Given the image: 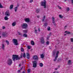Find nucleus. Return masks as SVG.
<instances>
[{"label": "nucleus", "mask_w": 73, "mask_h": 73, "mask_svg": "<svg viewBox=\"0 0 73 73\" xmlns=\"http://www.w3.org/2000/svg\"><path fill=\"white\" fill-rule=\"evenodd\" d=\"M13 42L14 43V44L15 45H18V42H17V39H14L13 40Z\"/></svg>", "instance_id": "423d86ee"}, {"label": "nucleus", "mask_w": 73, "mask_h": 73, "mask_svg": "<svg viewBox=\"0 0 73 73\" xmlns=\"http://www.w3.org/2000/svg\"><path fill=\"white\" fill-rule=\"evenodd\" d=\"M17 35H21V33H20L18 32L17 33Z\"/></svg>", "instance_id": "e433bc0d"}, {"label": "nucleus", "mask_w": 73, "mask_h": 73, "mask_svg": "<svg viewBox=\"0 0 73 73\" xmlns=\"http://www.w3.org/2000/svg\"><path fill=\"white\" fill-rule=\"evenodd\" d=\"M16 22H14L12 23V26H15L16 25Z\"/></svg>", "instance_id": "dca6fc26"}, {"label": "nucleus", "mask_w": 73, "mask_h": 73, "mask_svg": "<svg viewBox=\"0 0 73 73\" xmlns=\"http://www.w3.org/2000/svg\"><path fill=\"white\" fill-rule=\"evenodd\" d=\"M44 56H45V54H42L40 55V57L41 58H43L44 57Z\"/></svg>", "instance_id": "4468645a"}, {"label": "nucleus", "mask_w": 73, "mask_h": 73, "mask_svg": "<svg viewBox=\"0 0 73 73\" xmlns=\"http://www.w3.org/2000/svg\"><path fill=\"white\" fill-rule=\"evenodd\" d=\"M21 50L22 52H23L24 51V49H23V48H21Z\"/></svg>", "instance_id": "72a5a7b5"}, {"label": "nucleus", "mask_w": 73, "mask_h": 73, "mask_svg": "<svg viewBox=\"0 0 73 73\" xmlns=\"http://www.w3.org/2000/svg\"><path fill=\"white\" fill-rule=\"evenodd\" d=\"M0 38H1V36H0Z\"/></svg>", "instance_id": "6e6d98bb"}, {"label": "nucleus", "mask_w": 73, "mask_h": 73, "mask_svg": "<svg viewBox=\"0 0 73 73\" xmlns=\"http://www.w3.org/2000/svg\"><path fill=\"white\" fill-rule=\"evenodd\" d=\"M58 54H59V51H57L56 52V54H54V53H53V55L54 56H55V59L54 60V61H55L57 59V57H58Z\"/></svg>", "instance_id": "7ed1b4c3"}, {"label": "nucleus", "mask_w": 73, "mask_h": 73, "mask_svg": "<svg viewBox=\"0 0 73 73\" xmlns=\"http://www.w3.org/2000/svg\"><path fill=\"white\" fill-rule=\"evenodd\" d=\"M33 59L35 60H36V61H37L38 59V56L36 55H34L33 57Z\"/></svg>", "instance_id": "0eeeda50"}, {"label": "nucleus", "mask_w": 73, "mask_h": 73, "mask_svg": "<svg viewBox=\"0 0 73 73\" xmlns=\"http://www.w3.org/2000/svg\"><path fill=\"white\" fill-rule=\"evenodd\" d=\"M2 48L3 49H4V48H5V45L4 44H2Z\"/></svg>", "instance_id": "a211bd4d"}, {"label": "nucleus", "mask_w": 73, "mask_h": 73, "mask_svg": "<svg viewBox=\"0 0 73 73\" xmlns=\"http://www.w3.org/2000/svg\"><path fill=\"white\" fill-rule=\"evenodd\" d=\"M30 3H32V2L33 1V0H30Z\"/></svg>", "instance_id": "58836bf2"}, {"label": "nucleus", "mask_w": 73, "mask_h": 73, "mask_svg": "<svg viewBox=\"0 0 73 73\" xmlns=\"http://www.w3.org/2000/svg\"><path fill=\"white\" fill-rule=\"evenodd\" d=\"M58 8L59 9H61V7L60 6H58Z\"/></svg>", "instance_id": "a19ab883"}, {"label": "nucleus", "mask_w": 73, "mask_h": 73, "mask_svg": "<svg viewBox=\"0 0 73 73\" xmlns=\"http://www.w3.org/2000/svg\"><path fill=\"white\" fill-rule=\"evenodd\" d=\"M21 27L22 28L26 29L28 27V25L26 23H23L21 25Z\"/></svg>", "instance_id": "20e7f679"}, {"label": "nucleus", "mask_w": 73, "mask_h": 73, "mask_svg": "<svg viewBox=\"0 0 73 73\" xmlns=\"http://www.w3.org/2000/svg\"><path fill=\"white\" fill-rule=\"evenodd\" d=\"M71 2L72 4H73V0H71Z\"/></svg>", "instance_id": "49530a36"}, {"label": "nucleus", "mask_w": 73, "mask_h": 73, "mask_svg": "<svg viewBox=\"0 0 73 73\" xmlns=\"http://www.w3.org/2000/svg\"><path fill=\"white\" fill-rule=\"evenodd\" d=\"M52 21H54V17H52Z\"/></svg>", "instance_id": "4c0bfd02"}, {"label": "nucleus", "mask_w": 73, "mask_h": 73, "mask_svg": "<svg viewBox=\"0 0 73 73\" xmlns=\"http://www.w3.org/2000/svg\"><path fill=\"white\" fill-rule=\"evenodd\" d=\"M67 11H69V8L68 7H67L66 8Z\"/></svg>", "instance_id": "2f4dec72"}, {"label": "nucleus", "mask_w": 73, "mask_h": 73, "mask_svg": "<svg viewBox=\"0 0 73 73\" xmlns=\"http://www.w3.org/2000/svg\"><path fill=\"white\" fill-rule=\"evenodd\" d=\"M70 40L71 41V42H73V38H71Z\"/></svg>", "instance_id": "473e14b6"}, {"label": "nucleus", "mask_w": 73, "mask_h": 73, "mask_svg": "<svg viewBox=\"0 0 73 73\" xmlns=\"http://www.w3.org/2000/svg\"><path fill=\"white\" fill-rule=\"evenodd\" d=\"M59 16L60 19H62V18H63V16L61 15H59Z\"/></svg>", "instance_id": "5701e85b"}, {"label": "nucleus", "mask_w": 73, "mask_h": 73, "mask_svg": "<svg viewBox=\"0 0 73 73\" xmlns=\"http://www.w3.org/2000/svg\"><path fill=\"white\" fill-rule=\"evenodd\" d=\"M27 36L28 35H27V34H23V37H27Z\"/></svg>", "instance_id": "6ab92c4d"}, {"label": "nucleus", "mask_w": 73, "mask_h": 73, "mask_svg": "<svg viewBox=\"0 0 73 73\" xmlns=\"http://www.w3.org/2000/svg\"><path fill=\"white\" fill-rule=\"evenodd\" d=\"M7 63L8 65H11L12 64V60L11 59H9L7 62Z\"/></svg>", "instance_id": "39448f33"}, {"label": "nucleus", "mask_w": 73, "mask_h": 73, "mask_svg": "<svg viewBox=\"0 0 73 73\" xmlns=\"http://www.w3.org/2000/svg\"><path fill=\"white\" fill-rule=\"evenodd\" d=\"M56 73H59V72H58V71H57L56 72Z\"/></svg>", "instance_id": "3c124183"}, {"label": "nucleus", "mask_w": 73, "mask_h": 73, "mask_svg": "<svg viewBox=\"0 0 73 73\" xmlns=\"http://www.w3.org/2000/svg\"><path fill=\"white\" fill-rule=\"evenodd\" d=\"M47 29L48 31H50V27H48V28H47Z\"/></svg>", "instance_id": "c9c22d12"}, {"label": "nucleus", "mask_w": 73, "mask_h": 73, "mask_svg": "<svg viewBox=\"0 0 73 73\" xmlns=\"http://www.w3.org/2000/svg\"><path fill=\"white\" fill-rule=\"evenodd\" d=\"M27 48H28V49H31V46H27Z\"/></svg>", "instance_id": "f704fd0d"}, {"label": "nucleus", "mask_w": 73, "mask_h": 73, "mask_svg": "<svg viewBox=\"0 0 73 73\" xmlns=\"http://www.w3.org/2000/svg\"><path fill=\"white\" fill-rule=\"evenodd\" d=\"M64 33H66V34H64L65 36H66V35H68V34H70V33L68 31H66L64 32Z\"/></svg>", "instance_id": "ddd939ff"}, {"label": "nucleus", "mask_w": 73, "mask_h": 73, "mask_svg": "<svg viewBox=\"0 0 73 73\" xmlns=\"http://www.w3.org/2000/svg\"><path fill=\"white\" fill-rule=\"evenodd\" d=\"M30 72H31V69H29L28 70H27V72L28 73H30Z\"/></svg>", "instance_id": "c85d7f7f"}, {"label": "nucleus", "mask_w": 73, "mask_h": 73, "mask_svg": "<svg viewBox=\"0 0 73 73\" xmlns=\"http://www.w3.org/2000/svg\"><path fill=\"white\" fill-rule=\"evenodd\" d=\"M42 21H44V20H43Z\"/></svg>", "instance_id": "13d9d810"}, {"label": "nucleus", "mask_w": 73, "mask_h": 73, "mask_svg": "<svg viewBox=\"0 0 73 73\" xmlns=\"http://www.w3.org/2000/svg\"><path fill=\"white\" fill-rule=\"evenodd\" d=\"M66 0H65V1H66Z\"/></svg>", "instance_id": "052dcab7"}, {"label": "nucleus", "mask_w": 73, "mask_h": 73, "mask_svg": "<svg viewBox=\"0 0 73 73\" xmlns=\"http://www.w3.org/2000/svg\"><path fill=\"white\" fill-rule=\"evenodd\" d=\"M38 31H40V29H38Z\"/></svg>", "instance_id": "603ef678"}, {"label": "nucleus", "mask_w": 73, "mask_h": 73, "mask_svg": "<svg viewBox=\"0 0 73 73\" xmlns=\"http://www.w3.org/2000/svg\"><path fill=\"white\" fill-rule=\"evenodd\" d=\"M34 32H35V33H37V30L36 29H35Z\"/></svg>", "instance_id": "ea45409f"}, {"label": "nucleus", "mask_w": 73, "mask_h": 73, "mask_svg": "<svg viewBox=\"0 0 73 73\" xmlns=\"http://www.w3.org/2000/svg\"><path fill=\"white\" fill-rule=\"evenodd\" d=\"M19 66H21V64H19Z\"/></svg>", "instance_id": "a18cd8bd"}, {"label": "nucleus", "mask_w": 73, "mask_h": 73, "mask_svg": "<svg viewBox=\"0 0 73 73\" xmlns=\"http://www.w3.org/2000/svg\"><path fill=\"white\" fill-rule=\"evenodd\" d=\"M45 16H44L43 17V19H45Z\"/></svg>", "instance_id": "8fccbe9b"}, {"label": "nucleus", "mask_w": 73, "mask_h": 73, "mask_svg": "<svg viewBox=\"0 0 73 73\" xmlns=\"http://www.w3.org/2000/svg\"><path fill=\"white\" fill-rule=\"evenodd\" d=\"M5 15L6 16H7V17H8V16H10V13L9 11L6 12Z\"/></svg>", "instance_id": "9d476101"}, {"label": "nucleus", "mask_w": 73, "mask_h": 73, "mask_svg": "<svg viewBox=\"0 0 73 73\" xmlns=\"http://www.w3.org/2000/svg\"><path fill=\"white\" fill-rule=\"evenodd\" d=\"M38 17V18H39V17Z\"/></svg>", "instance_id": "4d7b16f0"}, {"label": "nucleus", "mask_w": 73, "mask_h": 73, "mask_svg": "<svg viewBox=\"0 0 73 73\" xmlns=\"http://www.w3.org/2000/svg\"><path fill=\"white\" fill-rule=\"evenodd\" d=\"M13 5H11L10 6V9H12V8H13Z\"/></svg>", "instance_id": "412c9836"}, {"label": "nucleus", "mask_w": 73, "mask_h": 73, "mask_svg": "<svg viewBox=\"0 0 73 73\" xmlns=\"http://www.w3.org/2000/svg\"><path fill=\"white\" fill-rule=\"evenodd\" d=\"M2 29H5V27L3 26L2 27Z\"/></svg>", "instance_id": "37998d69"}, {"label": "nucleus", "mask_w": 73, "mask_h": 73, "mask_svg": "<svg viewBox=\"0 0 73 73\" xmlns=\"http://www.w3.org/2000/svg\"><path fill=\"white\" fill-rule=\"evenodd\" d=\"M23 32L25 33H27V30H23Z\"/></svg>", "instance_id": "bb28decb"}, {"label": "nucleus", "mask_w": 73, "mask_h": 73, "mask_svg": "<svg viewBox=\"0 0 73 73\" xmlns=\"http://www.w3.org/2000/svg\"><path fill=\"white\" fill-rule=\"evenodd\" d=\"M23 57H24V58H25V57H26V55H25V53H23Z\"/></svg>", "instance_id": "a878e982"}, {"label": "nucleus", "mask_w": 73, "mask_h": 73, "mask_svg": "<svg viewBox=\"0 0 73 73\" xmlns=\"http://www.w3.org/2000/svg\"><path fill=\"white\" fill-rule=\"evenodd\" d=\"M46 44L47 45H49V42L48 41L46 42Z\"/></svg>", "instance_id": "7c9ffc66"}, {"label": "nucleus", "mask_w": 73, "mask_h": 73, "mask_svg": "<svg viewBox=\"0 0 73 73\" xmlns=\"http://www.w3.org/2000/svg\"><path fill=\"white\" fill-rule=\"evenodd\" d=\"M21 57H22V56H21Z\"/></svg>", "instance_id": "bf43d9fd"}, {"label": "nucleus", "mask_w": 73, "mask_h": 73, "mask_svg": "<svg viewBox=\"0 0 73 73\" xmlns=\"http://www.w3.org/2000/svg\"><path fill=\"white\" fill-rule=\"evenodd\" d=\"M26 56L28 59H29L30 58V54L29 53L27 52L26 53Z\"/></svg>", "instance_id": "9b49d317"}, {"label": "nucleus", "mask_w": 73, "mask_h": 73, "mask_svg": "<svg viewBox=\"0 0 73 73\" xmlns=\"http://www.w3.org/2000/svg\"><path fill=\"white\" fill-rule=\"evenodd\" d=\"M23 73H25L24 72H23Z\"/></svg>", "instance_id": "864d4df0"}, {"label": "nucleus", "mask_w": 73, "mask_h": 73, "mask_svg": "<svg viewBox=\"0 0 73 73\" xmlns=\"http://www.w3.org/2000/svg\"><path fill=\"white\" fill-rule=\"evenodd\" d=\"M33 62V67L34 68H36L37 66V62L36 61H34Z\"/></svg>", "instance_id": "6e6552de"}, {"label": "nucleus", "mask_w": 73, "mask_h": 73, "mask_svg": "<svg viewBox=\"0 0 73 73\" xmlns=\"http://www.w3.org/2000/svg\"><path fill=\"white\" fill-rule=\"evenodd\" d=\"M12 58L14 61H15V60H17L19 59V56L16 54H14L12 55Z\"/></svg>", "instance_id": "f03ea898"}, {"label": "nucleus", "mask_w": 73, "mask_h": 73, "mask_svg": "<svg viewBox=\"0 0 73 73\" xmlns=\"http://www.w3.org/2000/svg\"><path fill=\"white\" fill-rule=\"evenodd\" d=\"M66 28H67V26H65V27H64V28L65 29H66Z\"/></svg>", "instance_id": "c03bdc74"}, {"label": "nucleus", "mask_w": 73, "mask_h": 73, "mask_svg": "<svg viewBox=\"0 0 73 73\" xmlns=\"http://www.w3.org/2000/svg\"><path fill=\"white\" fill-rule=\"evenodd\" d=\"M46 0H43L40 2V5L41 6H43L44 8H46Z\"/></svg>", "instance_id": "f257e3e1"}, {"label": "nucleus", "mask_w": 73, "mask_h": 73, "mask_svg": "<svg viewBox=\"0 0 73 73\" xmlns=\"http://www.w3.org/2000/svg\"><path fill=\"white\" fill-rule=\"evenodd\" d=\"M44 26L45 27H46V26H47V23L44 24Z\"/></svg>", "instance_id": "79ce46f5"}, {"label": "nucleus", "mask_w": 73, "mask_h": 73, "mask_svg": "<svg viewBox=\"0 0 73 73\" xmlns=\"http://www.w3.org/2000/svg\"><path fill=\"white\" fill-rule=\"evenodd\" d=\"M18 9V7H16L15 8V12H17V9Z\"/></svg>", "instance_id": "aec40b11"}, {"label": "nucleus", "mask_w": 73, "mask_h": 73, "mask_svg": "<svg viewBox=\"0 0 73 73\" xmlns=\"http://www.w3.org/2000/svg\"><path fill=\"white\" fill-rule=\"evenodd\" d=\"M71 61V60H69L68 62V64H72V62Z\"/></svg>", "instance_id": "393cba45"}, {"label": "nucleus", "mask_w": 73, "mask_h": 73, "mask_svg": "<svg viewBox=\"0 0 73 73\" xmlns=\"http://www.w3.org/2000/svg\"><path fill=\"white\" fill-rule=\"evenodd\" d=\"M41 43L42 44L45 43V40H44V38L43 37H42L41 38V40L40 41Z\"/></svg>", "instance_id": "1a4fd4ad"}, {"label": "nucleus", "mask_w": 73, "mask_h": 73, "mask_svg": "<svg viewBox=\"0 0 73 73\" xmlns=\"http://www.w3.org/2000/svg\"><path fill=\"white\" fill-rule=\"evenodd\" d=\"M3 8V6L1 5V4L0 3V8Z\"/></svg>", "instance_id": "cd10ccee"}, {"label": "nucleus", "mask_w": 73, "mask_h": 73, "mask_svg": "<svg viewBox=\"0 0 73 73\" xmlns=\"http://www.w3.org/2000/svg\"><path fill=\"white\" fill-rule=\"evenodd\" d=\"M6 42L7 45H9V42L7 40H6Z\"/></svg>", "instance_id": "b1692460"}, {"label": "nucleus", "mask_w": 73, "mask_h": 73, "mask_svg": "<svg viewBox=\"0 0 73 73\" xmlns=\"http://www.w3.org/2000/svg\"><path fill=\"white\" fill-rule=\"evenodd\" d=\"M4 19L5 20H8L9 19V18H8L7 17H5Z\"/></svg>", "instance_id": "4be33fe9"}, {"label": "nucleus", "mask_w": 73, "mask_h": 73, "mask_svg": "<svg viewBox=\"0 0 73 73\" xmlns=\"http://www.w3.org/2000/svg\"><path fill=\"white\" fill-rule=\"evenodd\" d=\"M20 70H19L18 71V72H20Z\"/></svg>", "instance_id": "de8ad7c7"}, {"label": "nucleus", "mask_w": 73, "mask_h": 73, "mask_svg": "<svg viewBox=\"0 0 73 73\" xmlns=\"http://www.w3.org/2000/svg\"><path fill=\"white\" fill-rule=\"evenodd\" d=\"M24 20L25 21H26V22H27V23L29 22V18H25Z\"/></svg>", "instance_id": "f8f14e48"}, {"label": "nucleus", "mask_w": 73, "mask_h": 73, "mask_svg": "<svg viewBox=\"0 0 73 73\" xmlns=\"http://www.w3.org/2000/svg\"><path fill=\"white\" fill-rule=\"evenodd\" d=\"M39 66L40 67H42L43 66V64L42 63H39Z\"/></svg>", "instance_id": "f3484780"}, {"label": "nucleus", "mask_w": 73, "mask_h": 73, "mask_svg": "<svg viewBox=\"0 0 73 73\" xmlns=\"http://www.w3.org/2000/svg\"><path fill=\"white\" fill-rule=\"evenodd\" d=\"M55 69L56 70H57V68H55Z\"/></svg>", "instance_id": "09e8293b"}, {"label": "nucleus", "mask_w": 73, "mask_h": 73, "mask_svg": "<svg viewBox=\"0 0 73 73\" xmlns=\"http://www.w3.org/2000/svg\"><path fill=\"white\" fill-rule=\"evenodd\" d=\"M31 44L32 45H35V42L33 40H31Z\"/></svg>", "instance_id": "2eb2a0df"}, {"label": "nucleus", "mask_w": 73, "mask_h": 73, "mask_svg": "<svg viewBox=\"0 0 73 73\" xmlns=\"http://www.w3.org/2000/svg\"><path fill=\"white\" fill-rule=\"evenodd\" d=\"M39 11H40V10H39V9H37L36 10V13H38V12H39Z\"/></svg>", "instance_id": "c756f323"}, {"label": "nucleus", "mask_w": 73, "mask_h": 73, "mask_svg": "<svg viewBox=\"0 0 73 73\" xmlns=\"http://www.w3.org/2000/svg\"><path fill=\"white\" fill-rule=\"evenodd\" d=\"M22 68H21V69H22Z\"/></svg>", "instance_id": "5fc2aeb1"}]
</instances>
